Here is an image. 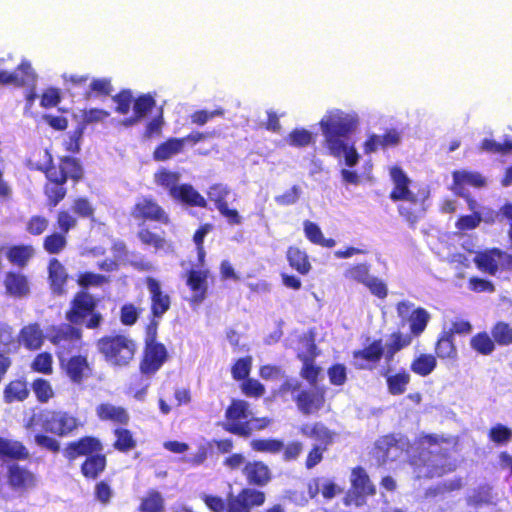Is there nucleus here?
<instances>
[{
	"label": "nucleus",
	"mask_w": 512,
	"mask_h": 512,
	"mask_svg": "<svg viewBox=\"0 0 512 512\" xmlns=\"http://www.w3.org/2000/svg\"><path fill=\"white\" fill-rule=\"evenodd\" d=\"M247 485L236 494L229 492L225 499L218 495L203 494L202 501L211 512H253L267 500L262 488L270 484L273 472L269 465L260 459L248 460L241 468Z\"/></svg>",
	"instance_id": "1"
},
{
	"label": "nucleus",
	"mask_w": 512,
	"mask_h": 512,
	"mask_svg": "<svg viewBox=\"0 0 512 512\" xmlns=\"http://www.w3.org/2000/svg\"><path fill=\"white\" fill-rule=\"evenodd\" d=\"M420 443L427 447L419 448L408 459L418 478L442 477L456 470L454 454L458 447L457 437L425 434L421 436Z\"/></svg>",
	"instance_id": "2"
},
{
	"label": "nucleus",
	"mask_w": 512,
	"mask_h": 512,
	"mask_svg": "<svg viewBox=\"0 0 512 512\" xmlns=\"http://www.w3.org/2000/svg\"><path fill=\"white\" fill-rule=\"evenodd\" d=\"M45 162L37 164L35 169L45 176L43 195L45 205L51 211L56 208L67 196L66 183L70 180L74 185L84 179L85 170L80 159L73 156H60L58 163L54 164L53 156L48 149L43 150Z\"/></svg>",
	"instance_id": "3"
},
{
	"label": "nucleus",
	"mask_w": 512,
	"mask_h": 512,
	"mask_svg": "<svg viewBox=\"0 0 512 512\" xmlns=\"http://www.w3.org/2000/svg\"><path fill=\"white\" fill-rule=\"evenodd\" d=\"M357 125L355 116L338 109L327 112L319 122L328 153L335 158L344 156L349 167L355 166L360 158L354 145L349 144L350 135Z\"/></svg>",
	"instance_id": "4"
},
{
	"label": "nucleus",
	"mask_w": 512,
	"mask_h": 512,
	"mask_svg": "<svg viewBox=\"0 0 512 512\" xmlns=\"http://www.w3.org/2000/svg\"><path fill=\"white\" fill-rule=\"evenodd\" d=\"M390 178L394 186L389 198L393 202H399L397 211L400 217L410 227H415L428 210L429 192L425 189L413 192L410 189L411 180L400 166L390 169Z\"/></svg>",
	"instance_id": "5"
},
{
	"label": "nucleus",
	"mask_w": 512,
	"mask_h": 512,
	"mask_svg": "<svg viewBox=\"0 0 512 512\" xmlns=\"http://www.w3.org/2000/svg\"><path fill=\"white\" fill-rule=\"evenodd\" d=\"M98 353L112 366L125 367L134 359L137 343L124 333L105 334L96 340Z\"/></svg>",
	"instance_id": "6"
},
{
	"label": "nucleus",
	"mask_w": 512,
	"mask_h": 512,
	"mask_svg": "<svg viewBox=\"0 0 512 512\" xmlns=\"http://www.w3.org/2000/svg\"><path fill=\"white\" fill-rule=\"evenodd\" d=\"M98 300L88 291L76 292L65 311V320L79 327L84 325L87 329H99L104 317L97 310Z\"/></svg>",
	"instance_id": "7"
},
{
	"label": "nucleus",
	"mask_w": 512,
	"mask_h": 512,
	"mask_svg": "<svg viewBox=\"0 0 512 512\" xmlns=\"http://www.w3.org/2000/svg\"><path fill=\"white\" fill-rule=\"evenodd\" d=\"M299 433L306 438L316 441L309 449L305 468L310 470L320 464L324 459L325 452L334 442L335 432L329 429L324 423L316 421L313 423H304L299 427Z\"/></svg>",
	"instance_id": "8"
},
{
	"label": "nucleus",
	"mask_w": 512,
	"mask_h": 512,
	"mask_svg": "<svg viewBox=\"0 0 512 512\" xmlns=\"http://www.w3.org/2000/svg\"><path fill=\"white\" fill-rule=\"evenodd\" d=\"M39 486V476L28 466L9 462L5 466V497L8 492L16 497H24L34 492Z\"/></svg>",
	"instance_id": "9"
},
{
	"label": "nucleus",
	"mask_w": 512,
	"mask_h": 512,
	"mask_svg": "<svg viewBox=\"0 0 512 512\" xmlns=\"http://www.w3.org/2000/svg\"><path fill=\"white\" fill-rule=\"evenodd\" d=\"M83 331L70 322L53 325L49 328L48 340L56 347L59 361L78 351L82 346Z\"/></svg>",
	"instance_id": "10"
},
{
	"label": "nucleus",
	"mask_w": 512,
	"mask_h": 512,
	"mask_svg": "<svg viewBox=\"0 0 512 512\" xmlns=\"http://www.w3.org/2000/svg\"><path fill=\"white\" fill-rule=\"evenodd\" d=\"M251 414L249 402L233 398L225 409L223 430L244 439L249 438L251 429L248 421Z\"/></svg>",
	"instance_id": "11"
},
{
	"label": "nucleus",
	"mask_w": 512,
	"mask_h": 512,
	"mask_svg": "<svg viewBox=\"0 0 512 512\" xmlns=\"http://www.w3.org/2000/svg\"><path fill=\"white\" fill-rule=\"evenodd\" d=\"M41 419L42 429L58 437L73 435L82 427V422L78 417L63 410H46L41 414Z\"/></svg>",
	"instance_id": "12"
},
{
	"label": "nucleus",
	"mask_w": 512,
	"mask_h": 512,
	"mask_svg": "<svg viewBox=\"0 0 512 512\" xmlns=\"http://www.w3.org/2000/svg\"><path fill=\"white\" fill-rule=\"evenodd\" d=\"M130 216L139 224L156 222L168 225L170 223L169 214L151 196H142L138 198L131 207Z\"/></svg>",
	"instance_id": "13"
},
{
	"label": "nucleus",
	"mask_w": 512,
	"mask_h": 512,
	"mask_svg": "<svg viewBox=\"0 0 512 512\" xmlns=\"http://www.w3.org/2000/svg\"><path fill=\"white\" fill-rule=\"evenodd\" d=\"M410 441L403 434L389 433L379 437L374 444V452L382 463L395 461L409 448Z\"/></svg>",
	"instance_id": "14"
},
{
	"label": "nucleus",
	"mask_w": 512,
	"mask_h": 512,
	"mask_svg": "<svg viewBox=\"0 0 512 512\" xmlns=\"http://www.w3.org/2000/svg\"><path fill=\"white\" fill-rule=\"evenodd\" d=\"M353 367L360 371H373L382 358H385V348L381 339H375L367 346L352 352Z\"/></svg>",
	"instance_id": "15"
},
{
	"label": "nucleus",
	"mask_w": 512,
	"mask_h": 512,
	"mask_svg": "<svg viewBox=\"0 0 512 512\" xmlns=\"http://www.w3.org/2000/svg\"><path fill=\"white\" fill-rule=\"evenodd\" d=\"M293 401L302 415H316L326 404V390L324 387L317 386L305 388L294 395Z\"/></svg>",
	"instance_id": "16"
},
{
	"label": "nucleus",
	"mask_w": 512,
	"mask_h": 512,
	"mask_svg": "<svg viewBox=\"0 0 512 512\" xmlns=\"http://www.w3.org/2000/svg\"><path fill=\"white\" fill-rule=\"evenodd\" d=\"M350 482L351 488L347 496L357 506L362 505L367 497L376 494V487L362 466L352 468Z\"/></svg>",
	"instance_id": "17"
},
{
	"label": "nucleus",
	"mask_w": 512,
	"mask_h": 512,
	"mask_svg": "<svg viewBox=\"0 0 512 512\" xmlns=\"http://www.w3.org/2000/svg\"><path fill=\"white\" fill-rule=\"evenodd\" d=\"M169 353L163 343L146 344L139 363V371L145 376L156 374L168 361Z\"/></svg>",
	"instance_id": "18"
},
{
	"label": "nucleus",
	"mask_w": 512,
	"mask_h": 512,
	"mask_svg": "<svg viewBox=\"0 0 512 512\" xmlns=\"http://www.w3.org/2000/svg\"><path fill=\"white\" fill-rule=\"evenodd\" d=\"M101 451H103L101 440L96 436L86 435L66 443L62 453L67 461L73 462L79 457L86 458L94 452Z\"/></svg>",
	"instance_id": "19"
},
{
	"label": "nucleus",
	"mask_w": 512,
	"mask_h": 512,
	"mask_svg": "<svg viewBox=\"0 0 512 512\" xmlns=\"http://www.w3.org/2000/svg\"><path fill=\"white\" fill-rule=\"evenodd\" d=\"M144 283L149 292L150 315L163 317L171 308V297L163 290L161 282L151 276L144 279Z\"/></svg>",
	"instance_id": "20"
},
{
	"label": "nucleus",
	"mask_w": 512,
	"mask_h": 512,
	"mask_svg": "<svg viewBox=\"0 0 512 512\" xmlns=\"http://www.w3.org/2000/svg\"><path fill=\"white\" fill-rule=\"evenodd\" d=\"M60 367L72 383L81 384L92 375V367L86 355L76 354L59 361Z\"/></svg>",
	"instance_id": "21"
},
{
	"label": "nucleus",
	"mask_w": 512,
	"mask_h": 512,
	"mask_svg": "<svg viewBox=\"0 0 512 512\" xmlns=\"http://www.w3.org/2000/svg\"><path fill=\"white\" fill-rule=\"evenodd\" d=\"M36 82L37 74L27 59H22L14 72L0 70V84L2 85H14L20 88L33 85Z\"/></svg>",
	"instance_id": "22"
},
{
	"label": "nucleus",
	"mask_w": 512,
	"mask_h": 512,
	"mask_svg": "<svg viewBox=\"0 0 512 512\" xmlns=\"http://www.w3.org/2000/svg\"><path fill=\"white\" fill-rule=\"evenodd\" d=\"M3 286L6 295L12 298H26L31 293L29 277L21 271H7L3 279Z\"/></svg>",
	"instance_id": "23"
},
{
	"label": "nucleus",
	"mask_w": 512,
	"mask_h": 512,
	"mask_svg": "<svg viewBox=\"0 0 512 512\" xmlns=\"http://www.w3.org/2000/svg\"><path fill=\"white\" fill-rule=\"evenodd\" d=\"M48 283L53 294L62 296L67 293L69 275L59 259L52 257L47 265Z\"/></svg>",
	"instance_id": "24"
},
{
	"label": "nucleus",
	"mask_w": 512,
	"mask_h": 512,
	"mask_svg": "<svg viewBox=\"0 0 512 512\" xmlns=\"http://www.w3.org/2000/svg\"><path fill=\"white\" fill-rule=\"evenodd\" d=\"M452 187L456 194L464 196L463 190L467 187L483 188L486 186V178L479 172L467 170H455L452 172Z\"/></svg>",
	"instance_id": "25"
},
{
	"label": "nucleus",
	"mask_w": 512,
	"mask_h": 512,
	"mask_svg": "<svg viewBox=\"0 0 512 512\" xmlns=\"http://www.w3.org/2000/svg\"><path fill=\"white\" fill-rule=\"evenodd\" d=\"M29 396L30 387L25 376L10 380L3 389V401L6 404L24 402Z\"/></svg>",
	"instance_id": "26"
},
{
	"label": "nucleus",
	"mask_w": 512,
	"mask_h": 512,
	"mask_svg": "<svg viewBox=\"0 0 512 512\" xmlns=\"http://www.w3.org/2000/svg\"><path fill=\"white\" fill-rule=\"evenodd\" d=\"M209 277L208 269H191L187 273L186 284L193 292L192 301L201 303L207 295L208 285L207 279Z\"/></svg>",
	"instance_id": "27"
},
{
	"label": "nucleus",
	"mask_w": 512,
	"mask_h": 512,
	"mask_svg": "<svg viewBox=\"0 0 512 512\" xmlns=\"http://www.w3.org/2000/svg\"><path fill=\"white\" fill-rule=\"evenodd\" d=\"M96 415L101 421L120 426H126L130 421V415L126 408L108 402L101 403L96 407Z\"/></svg>",
	"instance_id": "28"
},
{
	"label": "nucleus",
	"mask_w": 512,
	"mask_h": 512,
	"mask_svg": "<svg viewBox=\"0 0 512 512\" xmlns=\"http://www.w3.org/2000/svg\"><path fill=\"white\" fill-rule=\"evenodd\" d=\"M171 198L188 207L206 208L207 200L189 183L180 184Z\"/></svg>",
	"instance_id": "29"
},
{
	"label": "nucleus",
	"mask_w": 512,
	"mask_h": 512,
	"mask_svg": "<svg viewBox=\"0 0 512 512\" xmlns=\"http://www.w3.org/2000/svg\"><path fill=\"white\" fill-rule=\"evenodd\" d=\"M107 456L101 452H94L86 457L80 465V472L87 480H96L106 470Z\"/></svg>",
	"instance_id": "30"
},
{
	"label": "nucleus",
	"mask_w": 512,
	"mask_h": 512,
	"mask_svg": "<svg viewBox=\"0 0 512 512\" xmlns=\"http://www.w3.org/2000/svg\"><path fill=\"white\" fill-rule=\"evenodd\" d=\"M504 254L502 250L492 248L478 252L473 261L480 271L495 275L499 268L498 263L503 258Z\"/></svg>",
	"instance_id": "31"
},
{
	"label": "nucleus",
	"mask_w": 512,
	"mask_h": 512,
	"mask_svg": "<svg viewBox=\"0 0 512 512\" xmlns=\"http://www.w3.org/2000/svg\"><path fill=\"white\" fill-rule=\"evenodd\" d=\"M184 152L183 141L178 137H168L153 150L152 158L157 162H165Z\"/></svg>",
	"instance_id": "32"
},
{
	"label": "nucleus",
	"mask_w": 512,
	"mask_h": 512,
	"mask_svg": "<svg viewBox=\"0 0 512 512\" xmlns=\"http://www.w3.org/2000/svg\"><path fill=\"white\" fill-rule=\"evenodd\" d=\"M0 457L12 462L24 461L29 459L30 453L21 441L0 436Z\"/></svg>",
	"instance_id": "33"
},
{
	"label": "nucleus",
	"mask_w": 512,
	"mask_h": 512,
	"mask_svg": "<svg viewBox=\"0 0 512 512\" xmlns=\"http://www.w3.org/2000/svg\"><path fill=\"white\" fill-rule=\"evenodd\" d=\"M35 255V249L30 244L11 245L5 252L7 261L20 269L25 268Z\"/></svg>",
	"instance_id": "34"
},
{
	"label": "nucleus",
	"mask_w": 512,
	"mask_h": 512,
	"mask_svg": "<svg viewBox=\"0 0 512 512\" xmlns=\"http://www.w3.org/2000/svg\"><path fill=\"white\" fill-rule=\"evenodd\" d=\"M316 350V345L311 343L309 347V355L298 354L297 356L303 363L300 370V376L311 385H315L317 383L321 373V367L317 366L314 362V358L318 355Z\"/></svg>",
	"instance_id": "35"
},
{
	"label": "nucleus",
	"mask_w": 512,
	"mask_h": 512,
	"mask_svg": "<svg viewBox=\"0 0 512 512\" xmlns=\"http://www.w3.org/2000/svg\"><path fill=\"white\" fill-rule=\"evenodd\" d=\"M382 375L386 379L388 392L393 396H399L406 392L411 381V376L407 370L401 368L394 374H389V369L385 370Z\"/></svg>",
	"instance_id": "36"
},
{
	"label": "nucleus",
	"mask_w": 512,
	"mask_h": 512,
	"mask_svg": "<svg viewBox=\"0 0 512 512\" xmlns=\"http://www.w3.org/2000/svg\"><path fill=\"white\" fill-rule=\"evenodd\" d=\"M435 356L441 360L456 361L458 359V349L451 332L442 331L439 334L435 343Z\"/></svg>",
	"instance_id": "37"
},
{
	"label": "nucleus",
	"mask_w": 512,
	"mask_h": 512,
	"mask_svg": "<svg viewBox=\"0 0 512 512\" xmlns=\"http://www.w3.org/2000/svg\"><path fill=\"white\" fill-rule=\"evenodd\" d=\"M19 342L28 350L39 349L44 342V334L38 323L24 326L19 332Z\"/></svg>",
	"instance_id": "38"
},
{
	"label": "nucleus",
	"mask_w": 512,
	"mask_h": 512,
	"mask_svg": "<svg viewBox=\"0 0 512 512\" xmlns=\"http://www.w3.org/2000/svg\"><path fill=\"white\" fill-rule=\"evenodd\" d=\"M412 340L413 336L410 333H403L400 330L392 332L389 335V340L386 343V346H384L386 362H391L398 352L410 346Z\"/></svg>",
	"instance_id": "39"
},
{
	"label": "nucleus",
	"mask_w": 512,
	"mask_h": 512,
	"mask_svg": "<svg viewBox=\"0 0 512 512\" xmlns=\"http://www.w3.org/2000/svg\"><path fill=\"white\" fill-rule=\"evenodd\" d=\"M286 258L289 266L301 275H307L312 268L306 251L297 246L288 247Z\"/></svg>",
	"instance_id": "40"
},
{
	"label": "nucleus",
	"mask_w": 512,
	"mask_h": 512,
	"mask_svg": "<svg viewBox=\"0 0 512 512\" xmlns=\"http://www.w3.org/2000/svg\"><path fill=\"white\" fill-rule=\"evenodd\" d=\"M154 183L167 191L168 195L171 197L177 187L180 185L181 175L177 171H172L167 168L158 169L154 175Z\"/></svg>",
	"instance_id": "41"
},
{
	"label": "nucleus",
	"mask_w": 512,
	"mask_h": 512,
	"mask_svg": "<svg viewBox=\"0 0 512 512\" xmlns=\"http://www.w3.org/2000/svg\"><path fill=\"white\" fill-rule=\"evenodd\" d=\"M437 367V358L430 353H421L416 356L410 364L413 373L420 377L430 375Z\"/></svg>",
	"instance_id": "42"
},
{
	"label": "nucleus",
	"mask_w": 512,
	"mask_h": 512,
	"mask_svg": "<svg viewBox=\"0 0 512 512\" xmlns=\"http://www.w3.org/2000/svg\"><path fill=\"white\" fill-rule=\"evenodd\" d=\"M115 440L112 444L113 448L120 453H128L135 449L137 441L133 432L125 427H117L113 430Z\"/></svg>",
	"instance_id": "43"
},
{
	"label": "nucleus",
	"mask_w": 512,
	"mask_h": 512,
	"mask_svg": "<svg viewBox=\"0 0 512 512\" xmlns=\"http://www.w3.org/2000/svg\"><path fill=\"white\" fill-rule=\"evenodd\" d=\"M68 245V235L57 230L49 233L43 238V249L49 255L62 253Z\"/></svg>",
	"instance_id": "44"
},
{
	"label": "nucleus",
	"mask_w": 512,
	"mask_h": 512,
	"mask_svg": "<svg viewBox=\"0 0 512 512\" xmlns=\"http://www.w3.org/2000/svg\"><path fill=\"white\" fill-rule=\"evenodd\" d=\"M303 229L305 237L315 245L325 248H333L336 245L333 238H325L320 227L310 220L303 222Z\"/></svg>",
	"instance_id": "45"
},
{
	"label": "nucleus",
	"mask_w": 512,
	"mask_h": 512,
	"mask_svg": "<svg viewBox=\"0 0 512 512\" xmlns=\"http://www.w3.org/2000/svg\"><path fill=\"white\" fill-rule=\"evenodd\" d=\"M137 510L138 512H164L165 501L162 494L155 489L148 490L141 498Z\"/></svg>",
	"instance_id": "46"
},
{
	"label": "nucleus",
	"mask_w": 512,
	"mask_h": 512,
	"mask_svg": "<svg viewBox=\"0 0 512 512\" xmlns=\"http://www.w3.org/2000/svg\"><path fill=\"white\" fill-rule=\"evenodd\" d=\"M470 346L478 354L488 356L494 352L496 343L492 335H489L486 331H482L470 338Z\"/></svg>",
	"instance_id": "47"
},
{
	"label": "nucleus",
	"mask_w": 512,
	"mask_h": 512,
	"mask_svg": "<svg viewBox=\"0 0 512 512\" xmlns=\"http://www.w3.org/2000/svg\"><path fill=\"white\" fill-rule=\"evenodd\" d=\"M429 312L423 308L418 307L414 309L409 316V327L410 334L413 337H419L426 329L429 321H430Z\"/></svg>",
	"instance_id": "48"
},
{
	"label": "nucleus",
	"mask_w": 512,
	"mask_h": 512,
	"mask_svg": "<svg viewBox=\"0 0 512 512\" xmlns=\"http://www.w3.org/2000/svg\"><path fill=\"white\" fill-rule=\"evenodd\" d=\"M29 387L33 391L37 402L41 404L48 403L55 397L51 382L45 378H35Z\"/></svg>",
	"instance_id": "49"
},
{
	"label": "nucleus",
	"mask_w": 512,
	"mask_h": 512,
	"mask_svg": "<svg viewBox=\"0 0 512 512\" xmlns=\"http://www.w3.org/2000/svg\"><path fill=\"white\" fill-rule=\"evenodd\" d=\"M78 227V218L71 209L61 208L55 215V228L65 234Z\"/></svg>",
	"instance_id": "50"
},
{
	"label": "nucleus",
	"mask_w": 512,
	"mask_h": 512,
	"mask_svg": "<svg viewBox=\"0 0 512 512\" xmlns=\"http://www.w3.org/2000/svg\"><path fill=\"white\" fill-rule=\"evenodd\" d=\"M165 125L164 112L160 108L157 115L146 122L142 138L144 140H151L162 136L163 128Z\"/></svg>",
	"instance_id": "51"
},
{
	"label": "nucleus",
	"mask_w": 512,
	"mask_h": 512,
	"mask_svg": "<svg viewBox=\"0 0 512 512\" xmlns=\"http://www.w3.org/2000/svg\"><path fill=\"white\" fill-rule=\"evenodd\" d=\"M480 149L490 154L506 155L511 153L512 139L506 136L503 142L499 143L491 138H484L480 143Z\"/></svg>",
	"instance_id": "52"
},
{
	"label": "nucleus",
	"mask_w": 512,
	"mask_h": 512,
	"mask_svg": "<svg viewBox=\"0 0 512 512\" xmlns=\"http://www.w3.org/2000/svg\"><path fill=\"white\" fill-rule=\"evenodd\" d=\"M144 308L132 302H126L120 307L119 319L124 326H133L139 320Z\"/></svg>",
	"instance_id": "53"
},
{
	"label": "nucleus",
	"mask_w": 512,
	"mask_h": 512,
	"mask_svg": "<svg viewBox=\"0 0 512 512\" xmlns=\"http://www.w3.org/2000/svg\"><path fill=\"white\" fill-rule=\"evenodd\" d=\"M250 447L256 452L276 454L284 448V442L276 438L253 439L250 441Z\"/></svg>",
	"instance_id": "54"
},
{
	"label": "nucleus",
	"mask_w": 512,
	"mask_h": 512,
	"mask_svg": "<svg viewBox=\"0 0 512 512\" xmlns=\"http://www.w3.org/2000/svg\"><path fill=\"white\" fill-rule=\"evenodd\" d=\"M286 141L292 147L303 148L313 144L315 136L305 128H295L288 134Z\"/></svg>",
	"instance_id": "55"
},
{
	"label": "nucleus",
	"mask_w": 512,
	"mask_h": 512,
	"mask_svg": "<svg viewBox=\"0 0 512 512\" xmlns=\"http://www.w3.org/2000/svg\"><path fill=\"white\" fill-rule=\"evenodd\" d=\"M111 80L108 78H96L89 84V89L84 93L85 99L92 97H107L112 92Z\"/></svg>",
	"instance_id": "56"
},
{
	"label": "nucleus",
	"mask_w": 512,
	"mask_h": 512,
	"mask_svg": "<svg viewBox=\"0 0 512 512\" xmlns=\"http://www.w3.org/2000/svg\"><path fill=\"white\" fill-rule=\"evenodd\" d=\"M491 335L499 346H509L512 344V326L507 322H496L491 328Z\"/></svg>",
	"instance_id": "57"
},
{
	"label": "nucleus",
	"mask_w": 512,
	"mask_h": 512,
	"mask_svg": "<svg viewBox=\"0 0 512 512\" xmlns=\"http://www.w3.org/2000/svg\"><path fill=\"white\" fill-rule=\"evenodd\" d=\"M253 358L250 355L238 358L231 366V375L235 381L243 382L252 370Z\"/></svg>",
	"instance_id": "58"
},
{
	"label": "nucleus",
	"mask_w": 512,
	"mask_h": 512,
	"mask_svg": "<svg viewBox=\"0 0 512 512\" xmlns=\"http://www.w3.org/2000/svg\"><path fill=\"white\" fill-rule=\"evenodd\" d=\"M76 282L82 290L87 291L90 287H100L108 283L109 278L102 274L85 271L77 274Z\"/></svg>",
	"instance_id": "59"
},
{
	"label": "nucleus",
	"mask_w": 512,
	"mask_h": 512,
	"mask_svg": "<svg viewBox=\"0 0 512 512\" xmlns=\"http://www.w3.org/2000/svg\"><path fill=\"white\" fill-rule=\"evenodd\" d=\"M32 372L44 375H51L53 373V357L49 352L38 353L30 363Z\"/></svg>",
	"instance_id": "60"
},
{
	"label": "nucleus",
	"mask_w": 512,
	"mask_h": 512,
	"mask_svg": "<svg viewBox=\"0 0 512 512\" xmlns=\"http://www.w3.org/2000/svg\"><path fill=\"white\" fill-rule=\"evenodd\" d=\"M208 199L214 203L216 209L228 204V196L230 195V189L227 185L222 183H215L211 185L207 191Z\"/></svg>",
	"instance_id": "61"
},
{
	"label": "nucleus",
	"mask_w": 512,
	"mask_h": 512,
	"mask_svg": "<svg viewBox=\"0 0 512 512\" xmlns=\"http://www.w3.org/2000/svg\"><path fill=\"white\" fill-rule=\"evenodd\" d=\"M370 266L367 263H357L349 266L345 272L344 277L347 280L357 283L365 284L370 277Z\"/></svg>",
	"instance_id": "62"
},
{
	"label": "nucleus",
	"mask_w": 512,
	"mask_h": 512,
	"mask_svg": "<svg viewBox=\"0 0 512 512\" xmlns=\"http://www.w3.org/2000/svg\"><path fill=\"white\" fill-rule=\"evenodd\" d=\"M156 105L150 93L140 94L133 100V113L143 119Z\"/></svg>",
	"instance_id": "63"
},
{
	"label": "nucleus",
	"mask_w": 512,
	"mask_h": 512,
	"mask_svg": "<svg viewBox=\"0 0 512 512\" xmlns=\"http://www.w3.org/2000/svg\"><path fill=\"white\" fill-rule=\"evenodd\" d=\"M71 210L77 218L94 220L95 208L86 197H76L72 202Z\"/></svg>",
	"instance_id": "64"
}]
</instances>
